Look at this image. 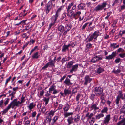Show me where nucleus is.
I'll list each match as a JSON object with an SVG mask.
<instances>
[{
	"label": "nucleus",
	"instance_id": "61",
	"mask_svg": "<svg viewBox=\"0 0 125 125\" xmlns=\"http://www.w3.org/2000/svg\"><path fill=\"white\" fill-rule=\"evenodd\" d=\"M61 10V8L60 7L57 9V11L56 12V14H58L59 12H60Z\"/></svg>",
	"mask_w": 125,
	"mask_h": 125
},
{
	"label": "nucleus",
	"instance_id": "60",
	"mask_svg": "<svg viewBox=\"0 0 125 125\" xmlns=\"http://www.w3.org/2000/svg\"><path fill=\"white\" fill-rule=\"evenodd\" d=\"M53 37V35H49L48 36L47 38L49 40H50L51 39H52Z\"/></svg>",
	"mask_w": 125,
	"mask_h": 125
},
{
	"label": "nucleus",
	"instance_id": "58",
	"mask_svg": "<svg viewBox=\"0 0 125 125\" xmlns=\"http://www.w3.org/2000/svg\"><path fill=\"white\" fill-rule=\"evenodd\" d=\"M10 99L8 98H7L6 101L4 103V104L5 106H6L8 103L9 102V101Z\"/></svg>",
	"mask_w": 125,
	"mask_h": 125
},
{
	"label": "nucleus",
	"instance_id": "26",
	"mask_svg": "<svg viewBox=\"0 0 125 125\" xmlns=\"http://www.w3.org/2000/svg\"><path fill=\"white\" fill-rule=\"evenodd\" d=\"M58 29L59 31L61 32V33H62L64 31V28L63 26L62 25L59 26L58 28Z\"/></svg>",
	"mask_w": 125,
	"mask_h": 125
},
{
	"label": "nucleus",
	"instance_id": "19",
	"mask_svg": "<svg viewBox=\"0 0 125 125\" xmlns=\"http://www.w3.org/2000/svg\"><path fill=\"white\" fill-rule=\"evenodd\" d=\"M104 116V115L102 113L100 114H97L95 116V119L96 120H99L100 118L103 117Z\"/></svg>",
	"mask_w": 125,
	"mask_h": 125
},
{
	"label": "nucleus",
	"instance_id": "31",
	"mask_svg": "<svg viewBox=\"0 0 125 125\" xmlns=\"http://www.w3.org/2000/svg\"><path fill=\"white\" fill-rule=\"evenodd\" d=\"M40 56L38 55V52H36L32 56L33 59H38Z\"/></svg>",
	"mask_w": 125,
	"mask_h": 125
},
{
	"label": "nucleus",
	"instance_id": "20",
	"mask_svg": "<svg viewBox=\"0 0 125 125\" xmlns=\"http://www.w3.org/2000/svg\"><path fill=\"white\" fill-rule=\"evenodd\" d=\"M105 95H102L100 97V99L101 100V103L104 105L106 102V100L104 99Z\"/></svg>",
	"mask_w": 125,
	"mask_h": 125
},
{
	"label": "nucleus",
	"instance_id": "38",
	"mask_svg": "<svg viewBox=\"0 0 125 125\" xmlns=\"http://www.w3.org/2000/svg\"><path fill=\"white\" fill-rule=\"evenodd\" d=\"M10 106H8L7 108L2 111L3 113L2 114L3 115L6 113L8 111V110L10 109Z\"/></svg>",
	"mask_w": 125,
	"mask_h": 125
},
{
	"label": "nucleus",
	"instance_id": "40",
	"mask_svg": "<svg viewBox=\"0 0 125 125\" xmlns=\"http://www.w3.org/2000/svg\"><path fill=\"white\" fill-rule=\"evenodd\" d=\"M120 98H119L118 96H117L115 100V102L116 104L118 106H119V103L120 100Z\"/></svg>",
	"mask_w": 125,
	"mask_h": 125
},
{
	"label": "nucleus",
	"instance_id": "22",
	"mask_svg": "<svg viewBox=\"0 0 125 125\" xmlns=\"http://www.w3.org/2000/svg\"><path fill=\"white\" fill-rule=\"evenodd\" d=\"M70 108V105L67 103L64 105V107L63 108L64 111V112H67Z\"/></svg>",
	"mask_w": 125,
	"mask_h": 125
},
{
	"label": "nucleus",
	"instance_id": "25",
	"mask_svg": "<svg viewBox=\"0 0 125 125\" xmlns=\"http://www.w3.org/2000/svg\"><path fill=\"white\" fill-rule=\"evenodd\" d=\"M124 103H125V100L123 101ZM120 113H123L125 114V103L123 105L122 107L120 110Z\"/></svg>",
	"mask_w": 125,
	"mask_h": 125
},
{
	"label": "nucleus",
	"instance_id": "46",
	"mask_svg": "<svg viewBox=\"0 0 125 125\" xmlns=\"http://www.w3.org/2000/svg\"><path fill=\"white\" fill-rule=\"evenodd\" d=\"M121 72V70L119 69H118L116 70H113L112 71L115 74H116L118 73H120Z\"/></svg>",
	"mask_w": 125,
	"mask_h": 125
},
{
	"label": "nucleus",
	"instance_id": "6",
	"mask_svg": "<svg viewBox=\"0 0 125 125\" xmlns=\"http://www.w3.org/2000/svg\"><path fill=\"white\" fill-rule=\"evenodd\" d=\"M53 6V4L52 1H49L45 5V11L46 14L50 12Z\"/></svg>",
	"mask_w": 125,
	"mask_h": 125
},
{
	"label": "nucleus",
	"instance_id": "32",
	"mask_svg": "<svg viewBox=\"0 0 125 125\" xmlns=\"http://www.w3.org/2000/svg\"><path fill=\"white\" fill-rule=\"evenodd\" d=\"M64 94L65 96H66L67 95H69L71 93V91L68 89H66L64 90Z\"/></svg>",
	"mask_w": 125,
	"mask_h": 125
},
{
	"label": "nucleus",
	"instance_id": "34",
	"mask_svg": "<svg viewBox=\"0 0 125 125\" xmlns=\"http://www.w3.org/2000/svg\"><path fill=\"white\" fill-rule=\"evenodd\" d=\"M50 98L49 97H48L47 98L46 97H44L43 98V101L45 102V104L46 105L48 104Z\"/></svg>",
	"mask_w": 125,
	"mask_h": 125
},
{
	"label": "nucleus",
	"instance_id": "7",
	"mask_svg": "<svg viewBox=\"0 0 125 125\" xmlns=\"http://www.w3.org/2000/svg\"><path fill=\"white\" fill-rule=\"evenodd\" d=\"M55 63V62L53 61V60H51L49 62L47 63L45 66L42 68L41 70L45 69L48 66H50L52 67H54Z\"/></svg>",
	"mask_w": 125,
	"mask_h": 125
},
{
	"label": "nucleus",
	"instance_id": "30",
	"mask_svg": "<svg viewBox=\"0 0 125 125\" xmlns=\"http://www.w3.org/2000/svg\"><path fill=\"white\" fill-rule=\"evenodd\" d=\"M58 16L59 14H58L56 13L55 14V15L52 16V18L55 23L56 20L57 19Z\"/></svg>",
	"mask_w": 125,
	"mask_h": 125
},
{
	"label": "nucleus",
	"instance_id": "16",
	"mask_svg": "<svg viewBox=\"0 0 125 125\" xmlns=\"http://www.w3.org/2000/svg\"><path fill=\"white\" fill-rule=\"evenodd\" d=\"M55 111L52 110L50 111L48 113V115H49L46 117H52L54 115Z\"/></svg>",
	"mask_w": 125,
	"mask_h": 125
},
{
	"label": "nucleus",
	"instance_id": "8",
	"mask_svg": "<svg viewBox=\"0 0 125 125\" xmlns=\"http://www.w3.org/2000/svg\"><path fill=\"white\" fill-rule=\"evenodd\" d=\"M102 59L103 57L102 56L96 55L92 58L91 62L93 63H95Z\"/></svg>",
	"mask_w": 125,
	"mask_h": 125
},
{
	"label": "nucleus",
	"instance_id": "53",
	"mask_svg": "<svg viewBox=\"0 0 125 125\" xmlns=\"http://www.w3.org/2000/svg\"><path fill=\"white\" fill-rule=\"evenodd\" d=\"M8 106H10V109L11 107L12 109H13L15 106V105H14L13 104H11V102L8 105Z\"/></svg>",
	"mask_w": 125,
	"mask_h": 125
},
{
	"label": "nucleus",
	"instance_id": "59",
	"mask_svg": "<svg viewBox=\"0 0 125 125\" xmlns=\"http://www.w3.org/2000/svg\"><path fill=\"white\" fill-rule=\"evenodd\" d=\"M3 102H4L3 100H2L0 101V108H2L3 107Z\"/></svg>",
	"mask_w": 125,
	"mask_h": 125
},
{
	"label": "nucleus",
	"instance_id": "18",
	"mask_svg": "<svg viewBox=\"0 0 125 125\" xmlns=\"http://www.w3.org/2000/svg\"><path fill=\"white\" fill-rule=\"evenodd\" d=\"M64 83L67 86L71 85L73 84V83L70 82V79L67 78L64 82Z\"/></svg>",
	"mask_w": 125,
	"mask_h": 125
},
{
	"label": "nucleus",
	"instance_id": "12",
	"mask_svg": "<svg viewBox=\"0 0 125 125\" xmlns=\"http://www.w3.org/2000/svg\"><path fill=\"white\" fill-rule=\"evenodd\" d=\"M79 64H76L75 65H73L72 66V68L70 70V73H72L74 72H75L77 71L78 67Z\"/></svg>",
	"mask_w": 125,
	"mask_h": 125
},
{
	"label": "nucleus",
	"instance_id": "4",
	"mask_svg": "<svg viewBox=\"0 0 125 125\" xmlns=\"http://www.w3.org/2000/svg\"><path fill=\"white\" fill-rule=\"evenodd\" d=\"M99 31H95L90 36V37L88 39L87 41L86 42L92 41L93 40V39L97 40V39L98 37L99 36Z\"/></svg>",
	"mask_w": 125,
	"mask_h": 125
},
{
	"label": "nucleus",
	"instance_id": "43",
	"mask_svg": "<svg viewBox=\"0 0 125 125\" xmlns=\"http://www.w3.org/2000/svg\"><path fill=\"white\" fill-rule=\"evenodd\" d=\"M96 95L93 93L91 94L90 96L89 97L90 98L92 101L94 100L95 98V97Z\"/></svg>",
	"mask_w": 125,
	"mask_h": 125
},
{
	"label": "nucleus",
	"instance_id": "36",
	"mask_svg": "<svg viewBox=\"0 0 125 125\" xmlns=\"http://www.w3.org/2000/svg\"><path fill=\"white\" fill-rule=\"evenodd\" d=\"M73 114V112H66L64 114V116L65 118H66L72 115Z\"/></svg>",
	"mask_w": 125,
	"mask_h": 125
},
{
	"label": "nucleus",
	"instance_id": "44",
	"mask_svg": "<svg viewBox=\"0 0 125 125\" xmlns=\"http://www.w3.org/2000/svg\"><path fill=\"white\" fill-rule=\"evenodd\" d=\"M80 116L78 115L77 117L74 118L73 119V120H74V121L75 123H77L78 121L80 120Z\"/></svg>",
	"mask_w": 125,
	"mask_h": 125
},
{
	"label": "nucleus",
	"instance_id": "10",
	"mask_svg": "<svg viewBox=\"0 0 125 125\" xmlns=\"http://www.w3.org/2000/svg\"><path fill=\"white\" fill-rule=\"evenodd\" d=\"M97 104H92L90 107L91 110H93L94 114L97 113V110H98L97 112H99L100 111V110L99 109V107L97 106Z\"/></svg>",
	"mask_w": 125,
	"mask_h": 125
},
{
	"label": "nucleus",
	"instance_id": "55",
	"mask_svg": "<svg viewBox=\"0 0 125 125\" xmlns=\"http://www.w3.org/2000/svg\"><path fill=\"white\" fill-rule=\"evenodd\" d=\"M35 42V40H33V39H31L29 42H29L30 43V44L31 45V43L32 44H33Z\"/></svg>",
	"mask_w": 125,
	"mask_h": 125
},
{
	"label": "nucleus",
	"instance_id": "23",
	"mask_svg": "<svg viewBox=\"0 0 125 125\" xmlns=\"http://www.w3.org/2000/svg\"><path fill=\"white\" fill-rule=\"evenodd\" d=\"M116 43H111L110 47L114 49L117 48L119 47V45L118 44L116 45Z\"/></svg>",
	"mask_w": 125,
	"mask_h": 125
},
{
	"label": "nucleus",
	"instance_id": "35",
	"mask_svg": "<svg viewBox=\"0 0 125 125\" xmlns=\"http://www.w3.org/2000/svg\"><path fill=\"white\" fill-rule=\"evenodd\" d=\"M33 104L34 103L33 102H32L30 103L29 104V105L28 106V107L30 110H31L35 106V105H34Z\"/></svg>",
	"mask_w": 125,
	"mask_h": 125
},
{
	"label": "nucleus",
	"instance_id": "64",
	"mask_svg": "<svg viewBox=\"0 0 125 125\" xmlns=\"http://www.w3.org/2000/svg\"><path fill=\"white\" fill-rule=\"evenodd\" d=\"M62 58L61 57V56H59L56 59V61L57 62H59L61 59Z\"/></svg>",
	"mask_w": 125,
	"mask_h": 125
},
{
	"label": "nucleus",
	"instance_id": "15",
	"mask_svg": "<svg viewBox=\"0 0 125 125\" xmlns=\"http://www.w3.org/2000/svg\"><path fill=\"white\" fill-rule=\"evenodd\" d=\"M98 67H99L97 69L96 72L98 74H100L104 71V69L103 68L100 67L99 65L98 66Z\"/></svg>",
	"mask_w": 125,
	"mask_h": 125
},
{
	"label": "nucleus",
	"instance_id": "27",
	"mask_svg": "<svg viewBox=\"0 0 125 125\" xmlns=\"http://www.w3.org/2000/svg\"><path fill=\"white\" fill-rule=\"evenodd\" d=\"M125 125V118L117 123L116 125Z\"/></svg>",
	"mask_w": 125,
	"mask_h": 125
},
{
	"label": "nucleus",
	"instance_id": "33",
	"mask_svg": "<svg viewBox=\"0 0 125 125\" xmlns=\"http://www.w3.org/2000/svg\"><path fill=\"white\" fill-rule=\"evenodd\" d=\"M73 61H72L69 62L67 65V68H71L72 66L73 65Z\"/></svg>",
	"mask_w": 125,
	"mask_h": 125
},
{
	"label": "nucleus",
	"instance_id": "24",
	"mask_svg": "<svg viewBox=\"0 0 125 125\" xmlns=\"http://www.w3.org/2000/svg\"><path fill=\"white\" fill-rule=\"evenodd\" d=\"M94 114L93 113H92L90 114L89 112H88L85 115V117H87L88 120L90 119L92 117L93 115Z\"/></svg>",
	"mask_w": 125,
	"mask_h": 125
},
{
	"label": "nucleus",
	"instance_id": "49",
	"mask_svg": "<svg viewBox=\"0 0 125 125\" xmlns=\"http://www.w3.org/2000/svg\"><path fill=\"white\" fill-rule=\"evenodd\" d=\"M81 96V95L80 94H78L77 95V96L76 97V101L78 102H79V99L80 98Z\"/></svg>",
	"mask_w": 125,
	"mask_h": 125
},
{
	"label": "nucleus",
	"instance_id": "50",
	"mask_svg": "<svg viewBox=\"0 0 125 125\" xmlns=\"http://www.w3.org/2000/svg\"><path fill=\"white\" fill-rule=\"evenodd\" d=\"M125 34V29L124 30H122V31L121 30L119 33V34L121 36Z\"/></svg>",
	"mask_w": 125,
	"mask_h": 125
},
{
	"label": "nucleus",
	"instance_id": "54",
	"mask_svg": "<svg viewBox=\"0 0 125 125\" xmlns=\"http://www.w3.org/2000/svg\"><path fill=\"white\" fill-rule=\"evenodd\" d=\"M11 78V76H10L6 80V82L5 83V84L7 85V84L8 82L10 80Z\"/></svg>",
	"mask_w": 125,
	"mask_h": 125
},
{
	"label": "nucleus",
	"instance_id": "2",
	"mask_svg": "<svg viewBox=\"0 0 125 125\" xmlns=\"http://www.w3.org/2000/svg\"><path fill=\"white\" fill-rule=\"evenodd\" d=\"M107 4L106 2H104L101 4L98 5L96 6L94 9V10L96 12H97L103 9L105 10L106 8H104L106 6Z\"/></svg>",
	"mask_w": 125,
	"mask_h": 125
},
{
	"label": "nucleus",
	"instance_id": "9",
	"mask_svg": "<svg viewBox=\"0 0 125 125\" xmlns=\"http://www.w3.org/2000/svg\"><path fill=\"white\" fill-rule=\"evenodd\" d=\"M72 25L70 23H68L65 25L64 28V32L62 36L65 38V35L67 34V32L68 31L71 29Z\"/></svg>",
	"mask_w": 125,
	"mask_h": 125
},
{
	"label": "nucleus",
	"instance_id": "52",
	"mask_svg": "<svg viewBox=\"0 0 125 125\" xmlns=\"http://www.w3.org/2000/svg\"><path fill=\"white\" fill-rule=\"evenodd\" d=\"M119 56L120 57L123 58L124 57H125V53H124L119 54Z\"/></svg>",
	"mask_w": 125,
	"mask_h": 125
},
{
	"label": "nucleus",
	"instance_id": "48",
	"mask_svg": "<svg viewBox=\"0 0 125 125\" xmlns=\"http://www.w3.org/2000/svg\"><path fill=\"white\" fill-rule=\"evenodd\" d=\"M73 4L74 3L73 2L69 4L67 8V11L68 12L69 10L71 9V7L73 6Z\"/></svg>",
	"mask_w": 125,
	"mask_h": 125
},
{
	"label": "nucleus",
	"instance_id": "3",
	"mask_svg": "<svg viewBox=\"0 0 125 125\" xmlns=\"http://www.w3.org/2000/svg\"><path fill=\"white\" fill-rule=\"evenodd\" d=\"M94 92L96 96H101L102 95H104L103 89L100 86L96 87L94 88Z\"/></svg>",
	"mask_w": 125,
	"mask_h": 125
},
{
	"label": "nucleus",
	"instance_id": "14",
	"mask_svg": "<svg viewBox=\"0 0 125 125\" xmlns=\"http://www.w3.org/2000/svg\"><path fill=\"white\" fill-rule=\"evenodd\" d=\"M124 95V96H123L122 91H118V94L117 96H118L119 98H121V99L123 100V101L124 100H125V92Z\"/></svg>",
	"mask_w": 125,
	"mask_h": 125
},
{
	"label": "nucleus",
	"instance_id": "21",
	"mask_svg": "<svg viewBox=\"0 0 125 125\" xmlns=\"http://www.w3.org/2000/svg\"><path fill=\"white\" fill-rule=\"evenodd\" d=\"M85 6V4L84 3H81L77 6L78 10H83Z\"/></svg>",
	"mask_w": 125,
	"mask_h": 125
},
{
	"label": "nucleus",
	"instance_id": "13",
	"mask_svg": "<svg viewBox=\"0 0 125 125\" xmlns=\"http://www.w3.org/2000/svg\"><path fill=\"white\" fill-rule=\"evenodd\" d=\"M110 120V115H107L104 118V120L103 121V123L104 124L107 125L108 124Z\"/></svg>",
	"mask_w": 125,
	"mask_h": 125
},
{
	"label": "nucleus",
	"instance_id": "29",
	"mask_svg": "<svg viewBox=\"0 0 125 125\" xmlns=\"http://www.w3.org/2000/svg\"><path fill=\"white\" fill-rule=\"evenodd\" d=\"M56 87V86L54 85L53 84V85L51 86L49 89V92H51L55 89Z\"/></svg>",
	"mask_w": 125,
	"mask_h": 125
},
{
	"label": "nucleus",
	"instance_id": "63",
	"mask_svg": "<svg viewBox=\"0 0 125 125\" xmlns=\"http://www.w3.org/2000/svg\"><path fill=\"white\" fill-rule=\"evenodd\" d=\"M29 43V42H28L26 43L22 47V49L23 50H24V49L27 46Z\"/></svg>",
	"mask_w": 125,
	"mask_h": 125
},
{
	"label": "nucleus",
	"instance_id": "39",
	"mask_svg": "<svg viewBox=\"0 0 125 125\" xmlns=\"http://www.w3.org/2000/svg\"><path fill=\"white\" fill-rule=\"evenodd\" d=\"M92 44L90 43L87 44L86 45V50H88L90 48L92 47Z\"/></svg>",
	"mask_w": 125,
	"mask_h": 125
},
{
	"label": "nucleus",
	"instance_id": "56",
	"mask_svg": "<svg viewBox=\"0 0 125 125\" xmlns=\"http://www.w3.org/2000/svg\"><path fill=\"white\" fill-rule=\"evenodd\" d=\"M67 61L66 58H64L62 60H61V62L62 63V64H63L64 62Z\"/></svg>",
	"mask_w": 125,
	"mask_h": 125
},
{
	"label": "nucleus",
	"instance_id": "57",
	"mask_svg": "<svg viewBox=\"0 0 125 125\" xmlns=\"http://www.w3.org/2000/svg\"><path fill=\"white\" fill-rule=\"evenodd\" d=\"M121 59L119 58H117L115 61V62L116 63H118L120 61Z\"/></svg>",
	"mask_w": 125,
	"mask_h": 125
},
{
	"label": "nucleus",
	"instance_id": "42",
	"mask_svg": "<svg viewBox=\"0 0 125 125\" xmlns=\"http://www.w3.org/2000/svg\"><path fill=\"white\" fill-rule=\"evenodd\" d=\"M59 118V117L58 116H55L53 117L52 120L54 123L56 122Z\"/></svg>",
	"mask_w": 125,
	"mask_h": 125
},
{
	"label": "nucleus",
	"instance_id": "28",
	"mask_svg": "<svg viewBox=\"0 0 125 125\" xmlns=\"http://www.w3.org/2000/svg\"><path fill=\"white\" fill-rule=\"evenodd\" d=\"M69 48L66 46V45L64 44L63 46L62 51L63 52H65L66 50H68Z\"/></svg>",
	"mask_w": 125,
	"mask_h": 125
},
{
	"label": "nucleus",
	"instance_id": "1",
	"mask_svg": "<svg viewBox=\"0 0 125 125\" xmlns=\"http://www.w3.org/2000/svg\"><path fill=\"white\" fill-rule=\"evenodd\" d=\"M124 50L121 48H119L117 50L112 52V53L109 55L106 56L105 59L106 60H111L116 56L117 54L120 52H124Z\"/></svg>",
	"mask_w": 125,
	"mask_h": 125
},
{
	"label": "nucleus",
	"instance_id": "41",
	"mask_svg": "<svg viewBox=\"0 0 125 125\" xmlns=\"http://www.w3.org/2000/svg\"><path fill=\"white\" fill-rule=\"evenodd\" d=\"M108 110V109L107 107H104L102 110L101 112L102 114L104 113H107Z\"/></svg>",
	"mask_w": 125,
	"mask_h": 125
},
{
	"label": "nucleus",
	"instance_id": "47",
	"mask_svg": "<svg viewBox=\"0 0 125 125\" xmlns=\"http://www.w3.org/2000/svg\"><path fill=\"white\" fill-rule=\"evenodd\" d=\"M68 12L69 13V16L70 17H71L73 16L74 14V12L72 10L70 11L69 10Z\"/></svg>",
	"mask_w": 125,
	"mask_h": 125
},
{
	"label": "nucleus",
	"instance_id": "11",
	"mask_svg": "<svg viewBox=\"0 0 125 125\" xmlns=\"http://www.w3.org/2000/svg\"><path fill=\"white\" fill-rule=\"evenodd\" d=\"M46 119L44 121V123L45 124L48 123L49 125H53L54 123L52 117H46Z\"/></svg>",
	"mask_w": 125,
	"mask_h": 125
},
{
	"label": "nucleus",
	"instance_id": "45",
	"mask_svg": "<svg viewBox=\"0 0 125 125\" xmlns=\"http://www.w3.org/2000/svg\"><path fill=\"white\" fill-rule=\"evenodd\" d=\"M25 100H26L25 99V97L23 96V95L22 97L21 98V101L20 102L21 104L24 103Z\"/></svg>",
	"mask_w": 125,
	"mask_h": 125
},
{
	"label": "nucleus",
	"instance_id": "17",
	"mask_svg": "<svg viewBox=\"0 0 125 125\" xmlns=\"http://www.w3.org/2000/svg\"><path fill=\"white\" fill-rule=\"evenodd\" d=\"M67 121L68 123V125H69L74 123L73 120L72 116L68 117L67 119Z\"/></svg>",
	"mask_w": 125,
	"mask_h": 125
},
{
	"label": "nucleus",
	"instance_id": "5",
	"mask_svg": "<svg viewBox=\"0 0 125 125\" xmlns=\"http://www.w3.org/2000/svg\"><path fill=\"white\" fill-rule=\"evenodd\" d=\"M93 78L91 75H87L85 76L84 80L83 82L84 84L87 86L88 84L90 83L92 80Z\"/></svg>",
	"mask_w": 125,
	"mask_h": 125
},
{
	"label": "nucleus",
	"instance_id": "37",
	"mask_svg": "<svg viewBox=\"0 0 125 125\" xmlns=\"http://www.w3.org/2000/svg\"><path fill=\"white\" fill-rule=\"evenodd\" d=\"M11 104H13L15 106L18 107L19 106V104H21L20 102V101H18L15 102H11Z\"/></svg>",
	"mask_w": 125,
	"mask_h": 125
},
{
	"label": "nucleus",
	"instance_id": "62",
	"mask_svg": "<svg viewBox=\"0 0 125 125\" xmlns=\"http://www.w3.org/2000/svg\"><path fill=\"white\" fill-rule=\"evenodd\" d=\"M77 92V88H73L72 90V93L73 94H75Z\"/></svg>",
	"mask_w": 125,
	"mask_h": 125
},
{
	"label": "nucleus",
	"instance_id": "51",
	"mask_svg": "<svg viewBox=\"0 0 125 125\" xmlns=\"http://www.w3.org/2000/svg\"><path fill=\"white\" fill-rule=\"evenodd\" d=\"M89 23L88 22L85 23L82 27L81 29L82 30H84L86 27L87 25Z\"/></svg>",
	"mask_w": 125,
	"mask_h": 125
}]
</instances>
